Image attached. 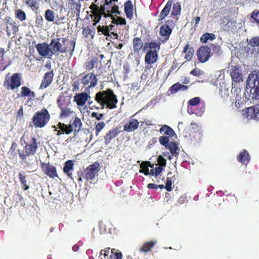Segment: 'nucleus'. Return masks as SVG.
<instances>
[{"mask_svg": "<svg viewBox=\"0 0 259 259\" xmlns=\"http://www.w3.org/2000/svg\"><path fill=\"white\" fill-rule=\"evenodd\" d=\"M243 96L248 100H259V72L248 76Z\"/></svg>", "mask_w": 259, "mask_h": 259, "instance_id": "1", "label": "nucleus"}, {"mask_svg": "<svg viewBox=\"0 0 259 259\" xmlns=\"http://www.w3.org/2000/svg\"><path fill=\"white\" fill-rule=\"evenodd\" d=\"M95 100L102 106V109L105 106L110 109L114 108L116 107V104L117 102L116 95L110 89L98 92L95 96Z\"/></svg>", "mask_w": 259, "mask_h": 259, "instance_id": "2", "label": "nucleus"}, {"mask_svg": "<svg viewBox=\"0 0 259 259\" xmlns=\"http://www.w3.org/2000/svg\"><path fill=\"white\" fill-rule=\"evenodd\" d=\"M60 40H61L62 43L64 44L66 41L67 39L65 37L62 38H53L49 44L51 54L53 56L54 55H59L60 53H64L67 52L66 48L62 47Z\"/></svg>", "mask_w": 259, "mask_h": 259, "instance_id": "3", "label": "nucleus"}, {"mask_svg": "<svg viewBox=\"0 0 259 259\" xmlns=\"http://www.w3.org/2000/svg\"><path fill=\"white\" fill-rule=\"evenodd\" d=\"M50 115L47 109H42L37 112L32 118V123L36 127H42L49 121Z\"/></svg>", "mask_w": 259, "mask_h": 259, "instance_id": "4", "label": "nucleus"}, {"mask_svg": "<svg viewBox=\"0 0 259 259\" xmlns=\"http://www.w3.org/2000/svg\"><path fill=\"white\" fill-rule=\"evenodd\" d=\"M100 164L96 162L93 164L89 165L83 171L82 178L87 180H93L95 179L96 176L100 170Z\"/></svg>", "mask_w": 259, "mask_h": 259, "instance_id": "5", "label": "nucleus"}, {"mask_svg": "<svg viewBox=\"0 0 259 259\" xmlns=\"http://www.w3.org/2000/svg\"><path fill=\"white\" fill-rule=\"evenodd\" d=\"M20 74L14 73L10 77V80L7 77H6L4 82V85L7 88L8 90H14L21 85V76Z\"/></svg>", "mask_w": 259, "mask_h": 259, "instance_id": "6", "label": "nucleus"}, {"mask_svg": "<svg viewBox=\"0 0 259 259\" xmlns=\"http://www.w3.org/2000/svg\"><path fill=\"white\" fill-rule=\"evenodd\" d=\"M81 83L87 86L86 90L94 88L97 84V75L93 72L88 73L83 76L80 79Z\"/></svg>", "mask_w": 259, "mask_h": 259, "instance_id": "7", "label": "nucleus"}, {"mask_svg": "<svg viewBox=\"0 0 259 259\" xmlns=\"http://www.w3.org/2000/svg\"><path fill=\"white\" fill-rule=\"evenodd\" d=\"M230 75L232 79V83L237 84L243 82L242 69L239 65H232L230 69Z\"/></svg>", "mask_w": 259, "mask_h": 259, "instance_id": "8", "label": "nucleus"}, {"mask_svg": "<svg viewBox=\"0 0 259 259\" xmlns=\"http://www.w3.org/2000/svg\"><path fill=\"white\" fill-rule=\"evenodd\" d=\"M35 48L42 57L48 58L50 59L52 58L53 55L51 54L50 47L46 42L37 44L35 46Z\"/></svg>", "mask_w": 259, "mask_h": 259, "instance_id": "9", "label": "nucleus"}, {"mask_svg": "<svg viewBox=\"0 0 259 259\" xmlns=\"http://www.w3.org/2000/svg\"><path fill=\"white\" fill-rule=\"evenodd\" d=\"M52 128H55V131L57 132V136H60L61 134H70L73 131V126L71 124H66L64 123L58 122L56 125H53Z\"/></svg>", "mask_w": 259, "mask_h": 259, "instance_id": "10", "label": "nucleus"}, {"mask_svg": "<svg viewBox=\"0 0 259 259\" xmlns=\"http://www.w3.org/2000/svg\"><path fill=\"white\" fill-rule=\"evenodd\" d=\"M90 8L93 10V13L95 16V18L97 19V23L100 21L102 16H103L104 17H107L108 16L105 12V7L99 8L98 5L92 4L90 6Z\"/></svg>", "mask_w": 259, "mask_h": 259, "instance_id": "11", "label": "nucleus"}, {"mask_svg": "<svg viewBox=\"0 0 259 259\" xmlns=\"http://www.w3.org/2000/svg\"><path fill=\"white\" fill-rule=\"evenodd\" d=\"M210 49L206 46H202L199 48L197 52V55L199 60L204 63L206 62L210 57Z\"/></svg>", "mask_w": 259, "mask_h": 259, "instance_id": "12", "label": "nucleus"}, {"mask_svg": "<svg viewBox=\"0 0 259 259\" xmlns=\"http://www.w3.org/2000/svg\"><path fill=\"white\" fill-rule=\"evenodd\" d=\"M154 164L149 161H143L140 164L141 169L139 172L146 175H151L155 176Z\"/></svg>", "mask_w": 259, "mask_h": 259, "instance_id": "13", "label": "nucleus"}, {"mask_svg": "<svg viewBox=\"0 0 259 259\" xmlns=\"http://www.w3.org/2000/svg\"><path fill=\"white\" fill-rule=\"evenodd\" d=\"M54 75L53 70L46 72L42 79L39 90H42L49 87L53 81Z\"/></svg>", "mask_w": 259, "mask_h": 259, "instance_id": "14", "label": "nucleus"}, {"mask_svg": "<svg viewBox=\"0 0 259 259\" xmlns=\"http://www.w3.org/2000/svg\"><path fill=\"white\" fill-rule=\"evenodd\" d=\"M68 9L72 11V13L76 15L77 20L79 18V14L80 12L81 5L79 0L75 2L74 0H68Z\"/></svg>", "mask_w": 259, "mask_h": 259, "instance_id": "15", "label": "nucleus"}, {"mask_svg": "<svg viewBox=\"0 0 259 259\" xmlns=\"http://www.w3.org/2000/svg\"><path fill=\"white\" fill-rule=\"evenodd\" d=\"M247 117L248 119H259V104L251 106L247 109L246 112Z\"/></svg>", "mask_w": 259, "mask_h": 259, "instance_id": "16", "label": "nucleus"}, {"mask_svg": "<svg viewBox=\"0 0 259 259\" xmlns=\"http://www.w3.org/2000/svg\"><path fill=\"white\" fill-rule=\"evenodd\" d=\"M74 98L77 105L82 106L91 97L87 93L83 92L76 94Z\"/></svg>", "mask_w": 259, "mask_h": 259, "instance_id": "17", "label": "nucleus"}, {"mask_svg": "<svg viewBox=\"0 0 259 259\" xmlns=\"http://www.w3.org/2000/svg\"><path fill=\"white\" fill-rule=\"evenodd\" d=\"M71 103V97L64 94L60 95L57 100L58 107L60 108L67 107Z\"/></svg>", "mask_w": 259, "mask_h": 259, "instance_id": "18", "label": "nucleus"}, {"mask_svg": "<svg viewBox=\"0 0 259 259\" xmlns=\"http://www.w3.org/2000/svg\"><path fill=\"white\" fill-rule=\"evenodd\" d=\"M139 124V122L137 119H132L124 125V130L127 132H133L138 128Z\"/></svg>", "mask_w": 259, "mask_h": 259, "instance_id": "19", "label": "nucleus"}, {"mask_svg": "<svg viewBox=\"0 0 259 259\" xmlns=\"http://www.w3.org/2000/svg\"><path fill=\"white\" fill-rule=\"evenodd\" d=\"M120 131L119 130V127H116L114 129L110 130L108 134L105 136V143L106 145H108L110 141L115 138L119 133H120Z\"/></svg>", "mask_w": 259, "mask_h": 259, "instance_id": "20", "label": "nucleus"}, {"mask_svg": "<svg viewBox=\"0 0 259 259\" xmlns=\"http://www.w3.org/2000/svg\"><path fill=\"white\" fill-rule=\"evenodd\" d=\"M158 57L157 51H149L148 52L145 57L146 63L151 64L155 63Z\"/></svg>", "mask_w": 259, "mask_h": 259, "instance_id": "21", "label": "nucleus"}, {"mask_svg": "<svg viewBox=\"0 0 259 259\" xmlns=\"http://www.w3.org/2000/svg\"><path fill=\"white\" fill-rule=\"evenodd\" d=\"M25 148V151L27 154L34 155L37 148L36 139L32 138L31 142L30 144H26Z\"/></svg>", "mask_w": 259, "mask_h": 259, "instance_id": "22", "label": "nucleus"}, {"mask_svg": "<svg viewBox=\"0 0 259 259\" xmlns=\"http://www.w3.org/2000/svg\"><path fill=\"white\" fill-rule=\"evenodd\" d=\"M44 170L45 174L52 178H57L58 175L56 168L50 164H47L44 167Z\"/></svg>", "mask_w": 259, "mask_h": 259, "instance_id": "23", "label": "nucleus"}, {"mask_svg": "<svg viewBox=\"0 0 259 259\" xmlns=\"http://www.w3.org/2000/svg\"><path fill=\"white\" fill-rule=\"evenodd\" d=\"M237 160L241 163L247 164L250 160V155L247 151L244 150L239 154Z\"/></svg>", "mask_w": 259, "mask_h": 259, "instance_id": "24", "label": "nucleus"}, {"mask_svg": "<svg viewBox=\"0 0 259 259\" xmlns=\"http://www.w3.org/2000/svg\"><path fill=\"white\" fill-rule=\"evenodd\" d=\"M159 33L161 36L164 37L163 40H166L169 38L171 29L167 25H163L161 26Z\"/></svg>", "mask_w": 259, "mask_h": 259, "instance_id": "25", "label": "nucleus"}, {"mask_svg": "<svg viewBox=\"0 0 259 259\" xmlns=\"http://www.w3.org/2000/svg\"><path fill=\"white\" fill-rule=\"evenodd\" d=\"M166 148L169 150L172 156L178 157L180 152V149L176 143L172 142H170Z\"/></svg>", "mask_w": 259, "mask_h": 259, "instance_id": "26", "label": "nucleus"}, {"mask_svg": "<svg viewBox=\"0 0 259 259\" xmlns=\"http://www.w3.org/2000/svg\"><path fill=\"white\" fill-rule=\"evenodd\" d=\"M124 12L127 18L132 19L133 16V7L131 1H127L124 4Z\"/></svg>", "mask_w": 259, "mask_h": 259, "instance_id": "27", "label": "nucleus"}, {"mask_svg": "<svg viewBox=\"0 0 259 259\" xmlns=\"http://www.w3.org/2000/svg\"><path fill=\"white\" fill-rule=\"evenodd\" d=\"M171 5L172 1L169 0L160 13L159 17L161 20L164 19L169 14Z\"/></svg>", "mask_w": 259, "mask_h": 259, "instance_id": "28", "label": "nucleus"}, {"mask_svg": "<svg viewBox=\"0 0 259 259\" xmlns=\"http://www.w3.org/2000/svg\"><path fill=\"white\" fill-rule=\"evenodd\" d=\"M161 134L166 135L169 137H171L175 135L174 131L167 125H163L159 130Z\"/></svg>", "mask_w": 259, "mask_h": 259, "instance_id": "29", "label": "nucleus"}, {"mask_svg": "<svg viewBox=\"0 0 259 259\" xmlns=\"http://www.w3.org/2000/svg\"><path fill=\"white\" fill-rule=\"evenodd\" d=\"M18 30V27L16 25L15 22H9L7 24L6 31L9 36L11 35V32H13V33L15 34Z\"/></svg>", "mask_w": 259, "mask_h": 259, "instance_id": "30", "label": "nucleus"}, {"mask_svg": "<svg viewBox=\"0 0 259 259\" xmlns=\"http://www.w3.org/2000/svg\"><path fill=\"white\" fill-rule=\"evenodd\" d=\"M171 92L174 93L179 91H186L188 89V87L183 85L180 83H176L171 86Z\"/></svg>", "mask_w": 259, "mask_h": 259, "instance_id": "31", "label": "nucleus"}, {"mask_svg": "<svg viewBox=\"0 0 259 259\" xmlns=\"http://www.w3.org/2000/svg\"><path fill=\"white\" fill-rule=\"evenodd\" d=\"M143 42L142 40L138 37L134 38L133 39V49L135 52H138L142 48Z\"/></svg>", "mask_w": 259, "mask_h": 259, "instance_id": "32", "label": "nucleus"}, {"mask_svg": "<svg viewBox=\"0 0 259 259\" xmlns=\"http://www.w3.org/2000/svg\"><path fill=\"white\" fill-rule=\"evenodd\" d=\"M113 27V25H110L109 26H99L97 27V30L99 32H101L105 35L109 36L110 30H112Z\"/></svg>", "mask_w": 259, "mask_h": 259, "instance_id": "33", "label": "nucleus"}, {"mask_svg": "<svg viewBox=\"0 0 259 259\" xmlns=\"http://www.w3.org/2000/svg\"><path fill=\"white\" fill-rule=\"evenodd\" d=\"M156 243V241H151L150 242L145 243L141 248L140 251L142 252H147L150 251Z\"/></svg>", "mask_w": 259, "mask_h": 259, "instance_id": "34", "label": "nucleus"}, {"mask_svg": "<svg viewBox=\"0 0 259 259\" xmlns=\"http://www.w3.org/2000/svg\"><path fill=\"white\" fill-rule=\"evenodd\" d=\"M215 38V35L213 33H205L200 38V41L202 43H205L208 40H213Z\"/></svg>", "mask_w": 259, "mask_h": 259, "instance_id": "35", "label": "nucleus"}, {"mask_svg": "<svg viewBox=\"0 0 259 259\" xmlns=\"http://www.w3.org/2000/svg\"><path fill=\"white\" fill-rule=\"evenodd\" d=\"M106 14L108 15L107 17H110L111 19L112 18H114L113 14H119L120 12L118 11V7L116 5H114L112 8L111 10H107Z\"/></svg>", "mask_w": 259, "mask_h": 259, "instance_id": "36", "label": "nucleus"}, {"mask_svg": "<svg viewBox=\"0 0 259 259\" xmlns=\"http://www.w3.org/2000/svg\"><path fill=\"white\" fill-rule=\"evenodd\" d=\"M72 161L71 160H68L65 163V165L63 167V171L64 172V173L67 174L68 176H70V174H69V171L72 169Z\"/></svg>", "mask_w": 259, "mask_h": 259, "instance_id": "37", "label": "nucleus"}, {"mask_svg": "<svg viewBox=\"0 0 259 259\" xmlns=\"http://www.w3.org/2000/svg\"><path fill=\"white\" fill-rule=\"evenodd\" d=\"M45 17L46 19L49 22H53L54 20V13L51 10H47L45 12Z\"/></svg>", "mask_w": 259, "mask_h": 259, "instance_id": "38", "label": "nucleus"}, {"mask_svg": "<svg viewBox=\"0 0 259 259\" xmlns=\"http://www.w3.org/2000/svg\"><path fill=\"white\" fill-rule=\"evenodd\" d=\"M61 110L60 116L61 117H68L70 114L72 112L71 109L68 107H63L60 108Z\"/></svg>", "mask_w": 259, "mask_h": 259, "instance_id": "39", "label": "nucleus"}, {"mask_svg": "<svg viewBox=\"0 0 259 259\" xmlns=\"http://www.w3.org/2000/svg\"><path fill=\"white\" fill-rule=\"evenodd\" d=\"M181 10V7L179 3H177L173 6L172 11L171 12L172 15H178L180 14Z\"/></svg>", "mask_w": 259, "mask_h": 259, "instance_id": "40", "label": "nucleus"}, {"mask_svg": "<svg viewBox=\"0 0 259 259\" xmlns=\"http://www.w3.org/2000/svg\"><path fill=\"white\" fill-rule=\"evenodd\" d=\"M72 125L75 127L74 131L75 132H79L81 127L82 123L79 118L76 117L73 122Z\"/></svg>", "mask_w": 259, "mask_h": 259, "instance_id": "41", "label": "nucleus"}, {"mask_svg": "<svg viewBox=\"0 0 259 259\" xmlns=\"http://www.w3.org/2000/svg\"><path fill=\"white\" fill-rule=\"evenodd\" d=\"M259 44V37H254L250 39L249 45L253 48V50L256 51V47Z\"/></svg>", "mask_w": 259, "mask_h": 259, "instance_id": "42", "label": "nucleus"}, {"mask_svg": "<svg viewBox=\"0 0 259 259\" xmlns=\"http://www.w3.org/2000/svg\"><path fill=\"white\" fill-rule=\"evenodd\" d=\"M160 143L165 147H167L170 144L169 138L165 136H161L159 138Z\"/></svg>", "mask_w": 259, "mask_h": 259, "instance_id": "43", "label": "nucleus"}, {"mask_svg": "<svg viewBox=\"0 0 259 259\" xmlns=\"http://www.w3.org/2000/svg\"><path fill=\"white\" fill-rule=\"evenodd\" d=\"M231 93L234 95H241V90L237 85V84L232 83V89L231 90Z\"/></svg>", "mask_w": 259, "mask_h": 259, "instance_id": "44", "label": "nucleus"}, {"mask_svg": "<svg viewBox=\"0 0 259 259\" xmlns=\"http://www.w3.org/2000/svg\"><path fill=\"white\" fill-rule=\"evenodd\" d=\"M115 249H113L111 251L110 257L111 259H122V254L120 252H114Z\"/></svg>", "mask_w": 259, "mask_h": 259, "instance_id": "45", "label": "nucleus"}, {"mask_svg": "<svg viewBox=\"0 0 259 259\" xmlns=\"http://www.w3.org/2000/svg\"><path fill=\"white\" fill-rule=\"evenodd\" d=\"M96 63H97V60L95 59H93L90 61L86 62L85 63V69L89 70L92 69L94 67Z\"/></svg>", "mask_w": 259, "mask_h": 259, "instance_id": "46", "label": "nucleus"}, {"mask_svg": "<svg viewBox=\"0 0 259 259\" xmlns=\"http://www.w3.org/2000/svg\"><path fill=\"white\" fill-rule=\"evenodd\" d=\"M112 23L117 25H125L126 23L125 19L120 17H118L117 18H112Z\"/></svg>", "mask_w": 259, "mask_h": 259, "instance_id": "47", "label": "nucleus"}, {"mask_svg": "<svg viewBox=\"0 0 259 259\" xmlns=\"http://www.w3.org/2000/svg\"><path fill=\"white\" fill-rule=\"evenodd\" d=\"M220 84L221 85V88L220 89V92L221 94L222 97H224V98H225L226 97H227L229 95V90L228 88L226 87V86L223 87L221 85V83H220Z\"/></svg>", "mask_w": 259, "mask_h": 259, "instance_id": "48", "label": "nucleus"}, {"mask_svg": "<svg viewBox=\"0 0 259 259\" xmlns=\"http://www.w3.org/2000/svg\"><path fill=\"white\" fill-rule=\"evenodd\" d=\"M21 96L23 97L29 96L30 95V93H31V90L27 87L24 86L22 87L21 88Z\"/></svg>", "mask_w": 259, "mask_h": 259, "instance_id": "49", "label": "nucleus"}, {"mask_svg": "<svg viewBox=\"0 0 259 259\" xmlns=\"http://www.w3.org/2000/svg\"><path fill=\"white\" fill-rule=\"evenodd\" d=\"M17 17L21 21H24L26 19V15L24 11L21 10L16 11Z\"/></svg>", "mask_w": 259, "mask_h": 259, "instance_id": "50", "label": "nucleus"}, {"mask_svg": "<svg viewBox=\"0 0 259 259\" xmlns=\"http://www.w3.org/2000/svg\"><path fill=\"white\" fill-rule=\"evenodd\" d=\"M110 248L109 247L105 249H102L100 252V255L99 256V257H100V259H103L102 256H105V258H106V257L108 256L110 253Z\"/></svg>", "mask_w": 259, "mask_h": 259, "instance_id": "51", "label": "nucleus"}, {"mask_svg": "<svg viewBox=\"0 0 259 259\" xmlns=\"http://www.w3.org/2000/svg\"><path fill=\"white\" fill-rule=\"evenodd\" d=\"M251 18L257 23H259V11L254 10L251 15Z\"/></svg>", "mask_w": 259, "mask_h": 259, "instance_id": "52", "label": "nucleus"}, {"mask_svg": "<svg viewBox=\"0 0 259 259\" xmlns=\"http://www.w3.org/2000/svg\"><path fill=\"white\" fill-rule=\"evenodd\" d=\"M149 48L150 49V51H157L160 49L159 45L156 42H150L148 44Z\"/></svg>", "mask_w": 259, "mask_h": 259, "instance_id": "53", "label": "nucleus"}, {"mask_svg": "<svg viewBox=\"0 0 259 259\" xmlns=\"http://www.w3.org/2000/svg\"><path fill=\"white\" fill-rule=\"evenodd\" d=\"M19 177L21 184L25 186V190H27L29 188L28 186L27 185L26 177L23 175L21 173L19 174Z\"/></svg>", "mask_w": 259, "mask_h": 259, "instance_id": "54", "label": "nucleus"}, {"mask_svg": "<svg viewBox=\"0 0 259 259\" xmlns=\"http://www.w3.org/2000/svg\"><path fill=\"white\" fill-rule=\"evenodd\" d=\"M35 23L37 27H42L44 25V19L41 16H37L36 17Z\"/></svg>", "mask_w": 259, "mask_h": 259, "instance_id": "55", "label": "nucleus"}, {"mask_svg": "<svg viewBox=\"0 0 259 259\" xmlns=\"http://www.w3.org/2000/svg\"><path fill=\"white\" fill-rule=\"evenodd\" d=\"M200 102V98L199 97H195L190 100L188 103L190 105L196 106V105L199 104Z\"/></svg>", "mask_w": 259, "mask_h": 259, "instance_id": "56", "label": "nucleus"}, {"mask_svg": "<svg viewBox=\"0 0 259 259\" xmlns=\"http://www.w3.org/2000/svg\"><path fill=\"white\" fill-rule=\"evenodd\" d=\"M165 158H164L161 155L158 156L157 158V162L159 165L163 167H165L166 164V162Z\"/></svg>", "mask_w": 259, "mask_h": 259, "instance_id": "57", "label": "nucleus"}, {"mask_svg": "<svg viewBox=\"0 0 259 259\" xmlns=\"http://www.w3.org/2000/svg\"><path fill=\"white\" fill-rule=\"evenodd\" d=\"M235 105L237 107V105H241L244 102V100L242 99V95H235Z\"/></svg>", "mask_w": 259, "mask_h": 259, "instance_id": "58", "label": "nucleus"}, {"mask_svg": "<svg viewBox=\"0 0 259 259\" xmlns=\"http://www.w3.org/2000/svg\"><path fill=\"white\" fill-rule=\"evenodd\" d=\"M105 125V124L103 121L100 122L96 124V131L97 135L104 128Z\"/></svg>", "mask_w": 259, "mask_h": 259, "instance_id": "59", "label": "nucleus"}, {"mask_svg": "<svg viewBox=\"0 0 259 259\" xmlns=\"http://www.w3.org/2000/svg\"><path fill=\"white\" fill-rule=\"evenodd\" d=\"M163 166H161L160 165L157 166L156 165V167H155V177L156 178L160 172L163 170Z\"/></svg>", "mask_w": 259, "mask_h": 259, "instance_id": "60", "label": "nucleus"}, {"mask_svg": "<svg viewBox=\"0 0 259 259\" xmlns=\"http://www.w3.org/2000/svg\"><path fill=\"white\" fill-rule=\"evenodd\" d=\"M212 50L217 54L220 55L221 53V47L219 45H212Z\"/></svg>", "mask_w": 259, "mask_h": 259, "instance_id": "61", "label": "nucleus"}, {"mask_svg": "<svg viewBox=\"0 0 259 259\" xmlns=\"http://www.w3.org/2000/svg\"><path fill=\"white\" fill-rule=\"evenodd\" d=\"M186 53L187 54L186 55L185 58L187 59L188 60H190L191 59L193 56L194 53V50L191 48L189 49V50Z\"/></svg>", "mask_w": 259, "mask_h": 259, "instance_id": "62", "label": "nucleus"}, {"mask_svg": "<svg viewBox=\"0 0 259 259\" xmlns=\"http://www.w3.org/2000/svg\"><path fill=\"white\" fill-rule=\"evenodd\" d=\"M202 73V71L198 69H195L191 71L190 74L196 76L200 75Z\"/></svg>", "mask_w": 259, "mask_h": 259, "instance_id": "63", "label": "nucleus"}, {"mask_svg": "<svg viewBox=\"0 0 259 259\" xmlns=\"http://www.w3.org/2000/svg\"><path fill=\"white\" fill-rule=\"evenodd\" d=\"M19 157L22 159V160H25L27 158V157L29 155V154H27L26 153V151H25V152L24 153L23 151L21 152L20 150L18 151Z\"/></svg>", "mask_w": 259, "mask_h": 259, "instance_id": "64", "label": "nucleus"}]
</instances>
